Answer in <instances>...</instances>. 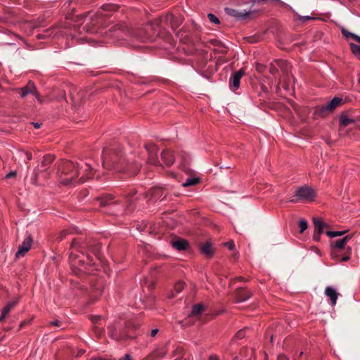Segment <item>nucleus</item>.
Here are the masks:
<instances>
[{"label": "nucleus", "instance_id": "nucleus-20", "mask_svg": "<svg viewBox=\"0 0 360 360\" xmlns=\"http://www.w3.org/2000/svg\"><path fill=\"white\" fill-rule=\"evenodd\" d=\"M225 13L230 16L238 18L239 20H244V18L248 17L250 13L247 11H239L233 8H229V7L225 8Z\"/></svg>", "mask_w": 360, "mask_h": 360}, {"label": "nucleus", "instance_id": "nucleus-27", "mask_svg": "<svg viewBox=\"0 0 360 360\" xmlns=\"http://www.w3.org/2000/svg\"><path fill=\"white\" fill-rule=\"evenodd\" d=\"M119 8L118 5L111 3L105 4L101 6L103 11L110 13L117 11Z\"/></svg>", "mask_w": 360, "mask_h": 360}, {"label": "nucleus", "instance_id": "nucleus-24", "mask_svg": "<svg viewBox=\"0 0 360 360\" xmlns=\"http://www.w3.org/2000/svg\"><path fill=\"white\" fill-rule=\"evenodd\" d=\"M167 354V349L166 348H160L157 349L154 352H153L150 355L148 356V359L155 360L159 359L161 358H163V356H165Z\"/></svg>", "mask_w": 360, "mask_h": 360}, {"label": "nucleus", "instance_id": "nucleus-53", "mask_svg": "<svg viewBox=\"0 0 360 360\" xmlns=\"http://www.w3.org/2000/svg\"><path fill=\"white\" fill-rule=\"evenodd\" d=\"M209 360H219V358L216 355H211Z\"/></svg>", "mask_w": 360, "mask_h": 360}, {"label": "nucleus", "instance_id": "nucleus-37", "mask_svg": "<svg viewBox=\"0 0 360 360\" xmlns=\"http://www.w3.org/2000/svg\"><path fill=\"white\" fill-rule=\"evenodd\" d=\"M300 232L303 233L308 228V222L305 220H300L298 224Z\"/></svg>", "mask_w": 360, "mask_h": 360}, {"label": "nucleus", "instance_id": "nucleus-40", "mask_svg": "<svg viewBox=\"0 0 360 360\" xmlns=\"http://www.w3.org/2000/svg\"><path fill=\"white\" fill-rule=\"evenodd\" d=\"M207 17L210 19V20L212 22H214L215 25L219 24L220 20L218 19V18L216 15H214L213 14H208Z\"/></svg>", "mask_w": 360, "mask_h": 360}, {"label": "nucleus", "instance_id": "nucleus-9", "mask_svg": "<svg viewBox=\"0 0 360 360\" xmlns=\"http://www.w3.org/2000/svg\"><path fill=\"white\" fill-rule=\"evenodd\" d=\"M91 282H94L91 289V301L94 302L102 295L104 289V281L102 278L92 277Z\"/></svg>", "mask_w": 360, "mask_h": 360}, {"label": "nucleus", "instance_id": "nucleus-56", "mask_svg": "<svg viewBox=\"0 0 360 360\" xmlns=\"http://www.w3.org/2000/svg\"><path fill=\"white\" fill-rule=\"evenodd\" d=\"M221 169H224V168H229V167H226V165H221L220 167Z\"/></svg>", "mask_w": 360, "mask_h": 360}, {"label": "nucleus", "instance_id": "nucleus-13", "mask_svg": "<svg viewBox=\"0 0 360 360\" xmlns=\"http://www.w3.org/2000/svg\"><path fill=\"white\" fill-rule=\"evenodd\" d=\"M245 74L244 69H240L236 72H233L229 79V88L232 91H235L240 88V81L241 77Z\"/></svg>", "mask_w": 360, "mask_h": 360}, {"label": "nucleus", "instance_id": "nucleus-46", "mask_svg": "<svg viewBox=\"0 0 360 360\" xmlns=\"http://www.w3.org/2000/svg\"><path fill=\"white\" fill-rule=\"evenodd\" d=\"M16 172H11L8 174H6V178L10 179L11 177L15 176Z\"/></svg>", "mask_w": 360, "mask_h": 360}, {"label": "nucleus", "instance_id": "nucleus-34", "mask_svg": "<svg viewBox=\"0 0 360 360\" xmlns=\"http://www.w3.org/2000/svg\"><path fill=\"white\" fill-rule=\"evenodd\" d=\"M199 181H200V179L198 178H195V179L189 178V179H186V181L183 184V186L186 187V186H189L196 185L199 183Z\"/></svg>", "mask_w": 360, "mask_h": 360}, {"label": "nucleus", "instance_id": "nucleus-52", "mask_svg": "<svg viewBox=\"0 0 360 360\" xmlns=\"http://www.w3.org/2000/svg\"><path fill=\"white\" fill-rule=\"evenodd\" d=\"M158 332V329L155 328V329H153L152 330V332H151V336L152 337H155V335H156L157 333Z\"/></svg>", "mask_w": 360, "mask_h": 360}, {"label": "nucleus", "instance_id": "nucleus-55", "mask_svg": "<svg viewBox=\"0 0 360 360\" xmlns=\"http://www.w3.org/2000/svg\"><path fill=\"white\" fill-rule=\"evenodd\" d=\"M127 36L128 35H133V32H127L126 34H125Z\"/></svg>", "mask_w": 360, "mask_h": 360}, {"label": "nucleus", "instance_id": "nucleus-26", "mask_svg": "<svg viewBox=\"0 0 360 360\" xmlns=\"http://www.w3.org/2000/svg\"><path fill=\"white\" fill-rule=\"evenodd\" d=\"M212 43L216 47V49H215L216 52L221 53V54L226 53L227 48L226 46L224 45V44L221 41L215 40V41H212Z\"/></svg>", "mask_w": 360, "mask_h": 360}, {"label": "nucleus", "instance_id": "nucleus-19", "mask_svg": "<svg viewBox=\"0 0 360 360\" xmlns=\"http://www.w3.org/2000/svg\"><path fill=\"white\" fill-rule=\"evenodd\" d=\"M160 158L167 166H171L174 162V155L169 149L162 151Z\"/></svg>", "mask_w": 360, "mask_h": 360}, {"label": "nucleus", "instance_id": "nucleus-39", "mask_svg": "<svg viewBox=\"0 0 360 360\" xmlns=\"http://www.w3.org/2000/svg\"><path fill=\"white\" fill-rule=\"evenodd\" d=\"M245 329H240L238 332H237L235 335H234V338H236V339H242L245 337Z\"/></svg>", "mask_w": 360, "mask_h": 360}, {"label": "nucleus", "instance_id": "nucleus-5", "mask_svg": "<svg viewBox=\"0 0 360 360\" xmlns=\"http://www.w3.org/2000/svg\"><path fill=\"white\" fill-rule=\"evenodd\" d=\"M345 245L346 244L343 238L338 239V240L333 242L331 256L335 260L345 262V261L349 259L350 255L352 253L351 248H347L345 256H342V252L345 250Z\"/></svg>", "mask_w": 360, "mask_h": 360}, {"label": "nucleus", "instance_id": "nucleus-2", "mask_svg": "<svg viewBox=\"0 0 360 360\" xmlns=\"http://www.w3.org/2000/svg\"><path fill=\"white\" fill-rule=\"evenodd\" d=\"M59 170L61 172L60 183L66 186L84 183L94 176L91 166L82 160L79 162L63 161Z\"/></svg>", "mask_w": 360, "mask_h": 360}, {"label": "nucleus", "instance_id": "nucleus-33", "mask_svg": "<svg viewBox=\"0 0 360 360\" xmlns=\"http://www.w3.org/2000/svg\"><path fill=\"white\" fill-rule=\"evenodd\" d=\"M72 233V230L70 229H69L63 230L58 234L57 239L59 241H61L63 239H65L68 235L71 234Z\"/></svg>", "mask_w": 360, "mask_h": 360}, {"label": "nucleus", "instance_id": "nucleus-11", "mask_svg": "<svg viewBox=\"0 0 360 360\" xmlns=\"http://www.w3.org/2000/svg\"><path fill=\"white\" fill-rule=\"evenodd\" d=\"M18 91L21 98H24L28 94H34L40 103L42 102L39 94L36 89L34 83L31 80H30L25 86L20 88Z\"/></svg>", "mask_w": 360, "mask_h": 360}, {"label": "nucleus", "instance_id": "nucleus-31", "mask_svg": "<svg viewBox=\"0 0 360 360\" xmlns=\"http://www.w3.org/2000/svg\"><path fill=\"white\" fill-rule=\"evenodd\" d=\"M18 304V300H12L9 302L2 309L4 314H8L10 311Z\"/></svg>", "mask_w": 360, "mask_h": 360}, {"label": "nucleus", "instance_id": "nucleus-47", "mask_svg": "<svg viewBox=\"0 0 360 360\" xmlns=\"http://www.w3.org/2000/svg\"><path fill=\"white\" fill-rule=\"evenodd\" d=\"M26 158L28 160H31L32 159V155L31 153L26 152L25 153Z\"/></svg>", "mask_w": 360, "mask_h": 360}, {"label": "nucleus", "instance_id": "nucleus-44", "mask_svg": "<svg viewBox=\"0 0 360 360\" xmlns=\"http://www.w3.org/2000/svg\"><path fill=\"white\" fill-rule=\"evenodd\" d=\"M353 236H354V233H352L351 235H347V236H345L343 238V239L345 240V244H347V242L349 241V240H350Z\"/></svg>", "mask_w": 360, "mask_h": 360}, {"label": "nucleus", "instance_id": "nucleus-23", "mask_svg": "<svg viewBox=\"0 0 360 360\" xmlns=\"http://www.w3.org/2000/svg\"><path fill=\"white\" fill-rule=\"evenodd\" d=\"M205 311V307L201 304H197L193 306V309L191 312L190 313V316L199 317L203 312Z\"/></svg>", "mask_w": 360, "mask_h": 360}, {"label": "nucleus", "instance_id": "nucleus-45", "mask_svg": "<svg viewBox=\"0 0 360 360\" xmlns=\"http://www.w3.org/2000/svg\"><path fill=\"white\" fill-rule=\"evenodd\" d=\"M313 18H311L310 16H302L300 18V20H302V22H305L309 20H313Z\"/></svg>", "mask_w": 360, "mask_h": 360}, {"label": "nucleus", "instance_id": "nucleus-60", "mask_svg": "<svg viewBox=\"0 0 360 360\" xmlns=\"http://www.w3.org/2000/svg\"><path fill=\"white\" fill-rule=\"evenodd\" d=\"M273 71H276V68L272 69V72Z\"/></svg>", "mask_w": 360, "mask_h": 360}, {"label": "nucleus", "instance_id": "nucleus-54", "mask_svg": "<svg viewBox=\"0 0 360 360\" xmlns=\"http://www.w3.org/2000/svg\"><path fill=\"white\" fill-rule=\"evenodd\" d=\"M141 32H142V30H137V32H136V37L137 38H138L139 34H140Z\"/></svg>", "mask_w": 360, "mask_h": 360}, {"label": "nucleus", "instance_id": "nucleus-21", "mask_svg": "<svg viewBox=\"0 0 360 360\" xmlns=\"http://www.w3.org/2000/svg\"><path fill=\"white\" fill-rule=\"evenodd\" d=\"M276 64L278 67H279V68L281 69L282 72L286 77L289 76L291 67H290V65H289L287 61H285V60H283V59L276 60Z\"/></svg>", "mask_w": 360, "mask_h": 360}, {"label": "nucleus", "instance_id": "nucleus-38", "mask_svg": "<svg viewBox=\"0 0 360 360\" xmlns=\"http://www.w3.org/2000/svg\"><path fill=\"white\" fill-rule=\"evenodd\" d=\"M184 287L185 283H184V281H179L177 283L174 285V290L176 292H179L183 290Z\"/></svg>", "mask_w": 360, "mask_h": 360}, {"label": "nucleus", "instance_id": "nucleus-43", "mask_svg": "<svg viewBox=\"0 0 360 360\" xmlns=\"http://www.w3.org/2000/svg\"><path fill=\"white\" fill-rule=\"evenodd\" d=\"M226 247L229 248L230 250L234 249V243L233 241H229L227 243H225Z\"/></svg>", "mask_w": 360, "mask_h": 360}, {"label": "nucleus", "instance_id": "nucleus-51", "mask_svg": "<svg viewBox=\"0 0 360 360\" xmlns=\"http://www.w3.org/2000/svg\"><path fill=\"white\" fill-rule=\"evenodd\" d=\"M51 325L52 326H59V321H51L50 323Z\"/></svg>", "mask_w": 360, "mask_h": 360}, {"label": "nucleus", "instance_id": "nucleus-35", "mask_svg": "<svg viewBox=\"0 0 360 360\" xmlns=\"http://www.w3.org/2000/svg\"><path fill=\"white\" fill-rule=\"evenodd\" d=\"M346 232H347V231H326V233L328 236H329L330 238H334V237L342 236Z\"/></svg>", "mask_w": 360, "mask_h": 360}, {"label": "nucleus", "instance_id": "nucleus-22", "mask_svg": "<svg viewBox=\"0 0 360 360\" xmlns=\"http://www.w3.org/2000/svg\"><path fill=\"white\" fill-rule=\"evenodd\" d=\"M326 295L330 298L332 305H335L338 294L331 286H327L325 290Z\"/></svg>", "mask_w": 360, "mask_h": 360}, {"label": "nucleus", "instance_id": "nucleus-4", "mask_svg": "<svg viewBox=\"0 0 360 360\" xmlns=\"http://www.w3.org/2000/svg\"><path fill=\"white\" fill-rule=\"evenodd\" d=\"M103 166L105 168L114 169L116 172H124L126 166V155L117 144H111L105 147L103 150Z\"/></svg>", "mask_w": 360, "mask_h": 360}, {"label": "nucleus", "instance_id": "nucleus-16", "mask_svg": "<svg viewBox=\"0 0 360 360\" xmlns=\"http://www.w3.org/2000/svg\"><path fill=\"white\" fill-rule=\"evenodd\" d=\"M252 295V292L246 288L239 287L234 291V297L237 302L246 301Z\"/></svg>", "mask_w": 360, "mask_h": 360}, {"label": "nucleus", "instance_id": "nucleus-10", "mask_svg": "<svg viewBox=\"0 0 360 360\" xmlns=\"http://www.w3.org/2000/svg\"><path fill=\"white\" fill-rule=\"evenodd\" d=\"M144 148L148 152V162L153 165L161 166L160 160L158 158V148L155 144L153 143H146Z\"/></svg>", "mask_w": 360, "mask_h": 360}, {"label": "nucleus", "instance_id": "nucleus-28", "mask_svg": "<svg viewBox=\"0 0 360 360\" xmlns=\"http://www.w3.org/2000/svg\"><path fill=\"white\" fill-rule=\"evenodd\" d=\"M171 21H170V26L172 28L175 29L178 27L181 23L183 22V18L180 15L175 16L174 15L172 14L171 17Z\"/></svg>", "mask_w": 360, "mask_h": 360}, {"label": "nucleus", "instance_id": "nucleus-32", "mask_svg": "<svg viewBox=\"0 0 360 360\" xmlns=\"http://www.w3.org/2000/svg\"><path fill=\"white\" fill-rule=\"evenodd\" d=\"M349 46L354 56L360 60V46H358L354 43H350Z\"/></svg>", "mask_w": 360, "mask_h": 360}, {"label": "nucleus", "instance_id": "nucleus-7", "mask_svg": "<svg viewBox=\"0 0 360 360\" xmlns=\"http://www.w3.org/2000/svg\"><path fill=\"white\" fill-rule=\"evenodd\" d=\"M315 191L308 186H303L299 188L294 195L292 199L289 201L291 202H297L299 201H312L315 199Z\"/></svg>", "mask_w": 360, "mask_h": 360}, {"label": "nucleus", "instance_id": "nucleus-17", "mask_svg": "<svg viewBox=\"0 0 360 360\" xmlns=\"http://www.w3.org/2000/svg\"><path fill=\"white\" fill-rule=\"evenodd\" d=\"M167 194V189L165 188H162V186H153L149 191V195L152 197L153 199L155 200H164L166 198Z\"/></svg>", "mask_w": 360, "mask_h": 360}, {"label": "nucleus", "instance_id": "nucleus-42", "mask_svg": "<svg viewBox=\"0 0 360 360\" xmlns=\"http://www.w3.org/2000/svg\"><path fill=\"white\" fill-rule=\"evenodd\" d=\"M119 360H134V359L131 354H126L124 356L121 357Z\"/></svg>", "mask_w": 360, "mask_h": 360}, {"label": "nucleus", "instance_id": "nucleus-41", "mask_svg": "<svg viewBox=\"0 0 360 360\" xmlns=\"http://www.w3.org/2000/svg\"><path fill=\"white\" fill-rule=\"evenodd\" d=\"M30 322H31V320H27H27H24V321H22L20 323V326H19V329H22L25 326L30 324Z\"/></svg>", "mask_w": 360, "mask_h": 360}, {"label": "nucleus", "instance_id": "nucleus-36", "mask_svg": "<svg viewBox=\"0 0 360 360\" xmlns=\"http://www.w3.org/2000/svg\"><path fill=\"white\" fill-rule=\"evenodd\" d=\"M127 167L125 169L124 172H122L123 173H127L129 175H130V169L133 168V163L129 162V159L126 157V161L124 165ZM131 174H133V172H131Z\"/></svg>", "mask_w": 360, "mask_h": 360}, {"label": "nucleus", "instance_id": "nucleus-58", "mask_svg": "<svg viewBox=\"0 0 360 360\" xmlns=\"http://www.w3.org/2000/svg\"><path fill=\"white\" fill-rule=\"evenodd\" d=\"M250 1H251L253 4H255V1H256L257 0H250Z\"/></svg>", "mask_w": 360, "mask_h": 360}, {"label": "nucleus", "instance_id": "nucleus-12", "mask_svg": "<svg viewBox=\"0 0 360 360\" xmlns=\"http://www.w3.org/2000/svg\"><path fill=\"white\" fill-rule=\"evenodd\" d=\"M54 159L55 157L51 154H47L43 157V160L41 162V164L34 171L35 180H37L39 175V172L46 171L53 162Z\"/></svg>", "mask_w": 360, "mask_h": 360}, {"label": "nucleus", "instance_id": "nucleus-50", "mask_svg": "<svg viewBox=\"0 0 360 360\" xmlns=\"http://www.w3.org/2000/svg\"><path fill=\"white\" fill-rule=\"evenodd\" d=\"M6 316H7V314H4V313L3 311H1V314L0 316V323L4 320V319Z\"/></svg>", "mask_w": 360, "mask_h": 360}, {"label": "nucleus", "instance_id": "nucleus-57", "mask_svg": "<svg viewBox=\"0 0 360 360\" xmlns=\"http://www.w3.org/2000/svg\"><path fill=\"white\" fill-rule=\"evenodd\" d=\"M294 109H295V110H297V105L294 106Z\"/></svg>", "mask_w": 360, "mask_h": 360}, {"label": "nucleus", "instance_id": "nucleus-49", "mask_svg": "<svg viewBox=\"0 0 360 360\" xmlns=\"http://www.w3.org/2000/svg\"><path fill=\"white\" fill-rule=\"evenodd\" d=\"M32 124L34 125L35 129H39L41 125V123H38V122H32Z\"/></svg>", "mask_w": 360, "mask_h": 360}, {"label": "nucleus", "instance_id": "nucleus-30", "mask_svg": "<svg viewBox=\"0 0 360 360\" xmlns=\"http://www.w3.org/2000/svg\"><path fill=\"white\" fill-rule=\"evenodd\" d=\"M354 120H352V118H349L347 115H342L340 117V125L342 126V127H347V126H349V124L351 123H354Z\"/></svg>", "mask_w": 360, "mask_h": 360}, {"label": "nucleus", "instance_id": "nucleus-15", "mask_svg": "<svg viewBox=\"0 0 360 360\" xmlns=\"http://www.w3.org/2000/svg\"><path fill=\"white\" fill-rule=\"evenodd\" d=\"M313 223L315 227V232L313 236L314 239L316 241H319L321 236L323 232V229L326 227L327 225L321 219V218H313Z\"/></svg>", "mask_w": 360, "mask_h": 360}, {"label": "nucleus", "instance_id": "nucleus-8", "mask_svg": "<svg viewBox=\"0 0 360 360\" xmlns=\"http://www.w3.org/2000/svg\"><path fill=\"white\" fill-rule=\"evenodd\" d=\"M343 100L340 97L335 96L330 101L327 102L326 104L317 106L315 110V112L317 115L321 117H326L334 111L338 106L342 104Z\"/></svg>", "mask_w": 360, "mask_h": 360}, {"label": "nucleus", "instance_id": "nucleus-14", "mask_svg": "<svg viewBox=\"0 0 360 360\" xmlns=\"http://www.w3.org/2000/svg\"><path fill=\"white\" fill-rule=\"evenodd\" d=\"M33 238L30 235L22 241V244L19 246L18 250L15 253V257H23L26 252H27L32 245Z\"/></svg>", "mask_w": 360, "mask_h": 360}, {"label": "nucleus", "instance_id": "nucleus-48", "mask_svg": "<svg viewBox=\"0 0 360 360\" xmlns=\"http://www.w3.org/2000/svg\"><path fill=\"white\" fill-rule=\"evenodd\" d=\"M277 360H289L284 354H280Z\"/></svg>", "mask_w": 360, "mask_h": 360}, {"label": "nucleus", "instance_id": "nucleus-18", "mask_svg": "<svg viewBox=\"0 0 360 360\" xmlns=\"http://www.w3.org/2000/svg\"><path fill=\"white\" fill-rule=\"evenodd\" d=\"M170 243L174 249L178 250H185L189 248V243L184 238H174Z\"/></svg>", "mask_w": 360, "mask_h": 360}, {"label": "nucleus", "instance_id": "nucleus-29", "mask_svg": "<svg viewBox=\"0 0 360 360\" xmlns=\"http://www.w3.org/2000/svg\"><path fill=\"white\" fill-rule=\"evenodd\" d=\"M341 32L345 37H346V38L352 37L354 39H355L356 41L360 43V37H359L358 35H356V34H354V33L350 32L349 31L345 30V27L342 28Z\"/></svg>", "mask_w": 360, "mask_h": 360}, {"label": "nucleus", "instance_id": "nucleus-25", "mask_svg": "<svg viewBox=\"0 0 360 360\" xmlns=\"http://www.w3.org/2000/svg\"><path fill=\"white\" fill-rule=\"evenodd\" d=\"M201 252L203 255H205L207 257H212L214 253L213 250L212 248V243L207 242L202 245L200 248Z\"/></svg>", "mask_w": 360, "mask_h": 360}, {"label": "nucleus", "instance_id": "nucleus-3", "mask_svg": "<svg viewBox=\"0 0 360 360\" xmlns=\"http://www.w3.org/2000/svg\"><path fill=\"white\" fill-rule=\"evenodd\" d=\"M114 197L110 194L105 195L97 199L100 206L107 207L105 212L112 215H122L132 213L134 210V202L133 193H129L124 198L120 205L118 201L114 202Z\"/></svg>", "mask_w": 360, "mask_h": 360}, {"label": "nucleus", "instance_id": "nucleus-1", "mask_svg": "<svg viewBox=\"0 0 360 360\" xmlns=\"http://www.w3.org/2000/svg\"><path fill=\"white\" fill-rule=\"evenodd\" d=\"M101 245L91 238L78 237L72 239L70 248L69 261L71 266L84 274H91L90 267L94 265V257L101 259Z\"/></svg>", "mask_w": 360, "mask_h": 360}, {"label": "nucleus", "instance_id": "nucleus-59", "mask_svg": "<svg viewBox=\"0 0 360 360\" xmlns=\"http://www.w3.org/2000/svg\"><path fill=\"white\" fill-rule=\"evenodd\" d=\"M358 82H359V83L360 84V76H359V79H358Z\"/></svg>", "mask_w": 360, "mask_h": 360}, {"label": "nucleus", "instance_id": "nucleus-6", "mask_svg": "<svg viewBox=\"0 0 360 360\" xmlns=\"http://www.w3.org/2000/svg\"><path fill=\"white\" fill-rule=\"evenodd\" d=\"M171 17V13H167L165 15H161L154 21L149 22L145 28V30L147 32L146 36L141 37V40L145 41V39H148L150 34V31L155 33L157 32V28L164 29L165 28L166 25H170L172 18Z\"/></svg>", "mask_w": 360, "mask_h": 360}]
</instances>
